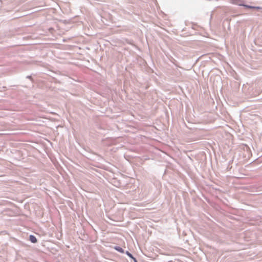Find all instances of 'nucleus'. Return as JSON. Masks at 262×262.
I'll return each instance as SVG.
<instances>
[{
	"label": "nucleus",
	"instance_id": "obj_1",
	"mask_svg": "<svg viewBox=\"0 0 262 262\" xmlns=\"http://www.w3.org/2000/svg\"><path fill=\"white\" fill-rule=\"evenodd\" d=\"M125 254L128 256L130 258H132V259H133L134 261V262H138V260H137V259L134 257V256L133 255V254L132 253H130V252H129L128 251H126L125 252Z\"/></svg>",
	"mask_w": 262,
	"mask_h": 262
},
{
	"label": "nucleus",
	"instance_id": "obj_2",
	"mask_svg": "<svg viewBox=\"0 0 262 262\" xmlns=\"http://www.w3.org/2000/svg\"><path fill=\"white\" fill-rule=\"evenodd\" d=\"M29 240L31 241L32 243H36L37 242V238L36 237L33 235H30L29 236Z\"/></svg>",
	"mask_w": 262,
	"mask_h": 262
},
{
	"label": "nucleus",
	"instance_id": "obj_5",
	"mask_svg": "<svg viewBox=\"0 0 262 262\" xmlns=\"http://www.w3.org/2000/svg\"><path fill=\"white\" fill-rule=\"evenodd\" d=\"M27 77L28 78H30V79H31V77L30 76H28Z\"/></svg>",
	"mask_w": 262,
	"mask_h": 262
},
{
	"label": "nucleus",
	"instance_id": "obj_4",
	"mask_svg": "<svg viewBox=\"0 0 262 262\" xmlns=\"http://www.w3.org/2000/svg\"><path fill=\"white\" fill-rule=\"evenodd\" d=\"M114 249L116 250V251H117L118 252H120V253H124V250L120 247L119 246H115L114 247Z\"/></svg>",
	"mask_w": 262,
	"mask_h": 262
},
{
	"label": "nucleus",
	"instance_id": "obj_3",
	"mask_svg": "<svg viewBox=\"0 0 262 262\" xmlns=\"http://www.w3.org/2000/svg\"><path fill=\"white\" fill-rule=\"evenodd\" d=\"M231 2L238 5H243L242 0H230Z\"/></svg>",
	"mask_w": 262,
	"mask_h": 262
},
{
	"label": "nucleus",
	"instance_id": "obj_6",
	"mask_svg": "<svg viewBox=\"0 0 262 262\" xmlns=\"http://www.w3.org/2000/svg\"><path fill=\"white\" fill-rule=\"evenodd\" d=\"M245 6L246 7H248V8H252V7H250V6Z\"/></svg>",
	"mask_w": 262,
	"mask_h": 262
}]
</instances>
